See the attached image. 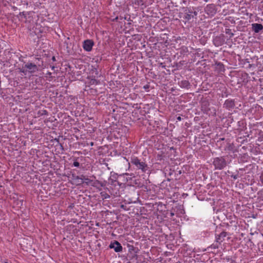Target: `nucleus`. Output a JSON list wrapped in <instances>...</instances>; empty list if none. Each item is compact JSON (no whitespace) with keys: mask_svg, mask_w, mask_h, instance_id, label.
I'll return each instance as SVG.
<instances>
[{"mask_svg":"<svg viewBox=\"0 0 263 263\" xmlns=\"http://www.w3.org/2000/svg\"><path fill=\"white\" fill-rule=\"evenodd\" d=\"M69 122V124L71 125V126L72 125H75L76 124L77 121L74 119H72L69 115L67 116V126L68 125Z\"/></svg>","mask_w":263,"mask_h":263,"instance_id":"nucleus-23","label":"nucleus"},{"mask_svg":"<svg viewBox=\"0 0 263 263\" xmlns=\"http://www.w3.org/2000/svg\"><path fill=\"white\" fill-rule=\"evenodd\" d=\"M135 3L138 5L142 6L145 5V2L144 0H137Z\"/></svg>","mask_w":263,"mask_h":263,"instance_id":"nucleus-28","label":"nucleus"},{"mask_svg":"<svg viewBox=\"0 0 263 263\" xmlns=\"http://www.w3.org/2000/svg\"><path fill=\"white\" fill-rule=\"evenodd\" d=\"M84 183L83 178L82 175L81 177H78L76 179L71 180V184L73 185H78Z\"/></svg>","mask_w":263,"mask_h":263,"instance_id":"nucleus-16","label":"nucleus"},{"mask_svg":"<svg viewBox=\"0 0 263 263\" xmlns=\"http://www.w3.org/2000/svg\"><path fill=\"white\" fill-rule=\"evenodd\" d=\"M78 102L77 98L72 96H67V105H68V108L67 110H70V113L72 114V110L76 106V104Z\"/></svg>","mask_w":263,"mask_h":263,"instance_id":"nucleus-5","label":"nucleus"},{"mask_svg":"<svg viewBox=\"0 0 263 263\" xmlns=\"http://www.w3.org/2000/svg\"><path fill=\"white\" fill-rule=\"evenodd\" d=\"M225 32L226 34H228L230 35V37H233L234 35V33L232 32L230 29H226Z\"/></svg>","mask_w":263,"mask_h":263,"instance_id":"nucleus-27","label":"nucleus"},{"mask_svg":"<svg viewBox=\"0 0 263 263\" xmlns=\"http://www.w3.org/2000/svg\"><path fill=\"white\" fill-rule=\"evenodd\" d=\"M67 216H69L68 217H67V222H73L74 223L76 222V217H77L78 214H77L76 211L74 210H68V212H67Z\"/></svg>","mask_w":263,"mask_h":263,"instance_id":"nucleus-7","label":"nucleus"},{"mask_svg":"<svg viewBox=\"0 0 263 263\" xmlns=\"http://www.w3.org/2000/svg\"><path fill=\"white\" fill-rule=\"evenodd\" d=\"M218 242H216V243H213L211 246L210 248L211 249H216L218 248V245L217 244Z\"/></svg>","mask_w":263,"mask_h":263,"instance_id":"nucleus-30","label":"nucleus"},{"mask_svg":"<svg viewBox=\"0 0 263 263\" xmlns=\"http://www.w3.org/2000/svg\"><path fill=\"white\" fill-rule=\"evenodd\" d=\"M260 181L261 184H263V172L261 174V175L260 176Z\"/></svg>","mask_w":263,"mask_h":263,"instance_id":"nucleus-35","label":"nucleus"},{"mask_svg":"<svg viewBox=\"0 0 263 263\" xmlns=\"http://www.w3.org/2000/svg\"><path fill=\"white\" fill-rule=\"evenodd\" d=\"M252 29L255 33H259L263 29V26L261 24L254 23L252 24Z\"/></svg>","mask_w":263,"mask_h":263,"instance_id":"nucleus-15","label":"nucleus"},{"mask_svg":"<svg viewBox=\"0 0 263 263\" xmlns=\"http://www.w3.org/2000/svg\"><path fill=\"white\" fill-rule=\"evenodd\" d=\"M46 74H48V75H49V77H50V76H51V72H47V73H46Z\"/></svg>","mask_w":263,"mask_h":263,"instance_id":"nucleus-39","label":"nucleus"},{"mask_svg":"<svg viewBox=\"0 0 263 263\" xmlns=\"http://www.w3.org/2000/svg\"><path fill=\"white\" fill-rule=\"evenodd\" d=\"M24 67L27 69V71L30 73H34L37 70V66L32 63H28L24 65Z\"/></svg>","mask_w":263,"mask_h":263,"instance_id":"nucleus-13","label":"nucleus"},{"mask_svg":"<svg viewBox=\"0 0 263 263\" xmlns=\"http://www.w3.org/2000/svg\"><path fill=\"white\" fill-rule=\"evenodd\" d=\"M235 148V146L233 143H228L227 146L224 148V151L233 152Z\"/></svg>","mask_w":263,"mask_h":263,"instance_id":"nucleus-22","label":"nucleus"},{"mask_svg":"<svg viewBox=\"0 0 263 263\" xmlns=\"http://www.w3.org/2000/svg\"><path fill=\"white\" fill-rule=\"evenodd\" d=\"M66 230L67 232H69V234H74L78 232L77 229L76 227L72 224L67 225Z\"/></svg>","mask_w":263,"mask_h":263,"instance_id":"nucleus-18","label":"nucleus"},{"mask_svg":"<svg viewBox=\"0 0 263 263\" xmlns=\"http://www.w3.org/2000/svg\"><path fill=\"white\" fill-rule=\"evenodd\" d=\"M252 66L251 64H249V67H251Z\"/></svg>","mask_w":263,"mask_h":263,"instance_id":"nucleus-48","label":"nucleus"},{"mask_svg":"<svg viewBox=\"0 0 263 263\" xmlns=\"http://www.w3.org/2000/svg\"><path fill=\"white\" fill-rule=\"evenodd\" d=\"M216 69L219 73L224 72L225 70L223 64L221 63L216 64Z\"/></svg>","mask_w":263,"mask_h":263,"instance_id":"nucleus-21","label":"nucleus"},{"mask_svg":"<svg viewBox=\"0 0 263 263\" xmlns=\"http://www.w3.org/2000/svg\"><path fill=\"white\" fill-rule=\"evenodd\" d=\"M179 85L181 88H189L190 86V83L187 80H182L179 82Z\"/></svg>","mask_w":263,"mask_h":263,"instance_id":"nucleus-20","label":"nucleus"},{"mask_svg":"<svg viewBox=\"0 0 263 263\" xmlns=\"http://www.w3.org/2000/svg\"><path fill=\"white\" fill-rule=\"evenodd\" d=\"M130 163L134 165L137 169L141 170L142 173H146L147 171H149V167L147 164L137 157H132Z\"/></svg>","mask_w":263,"mask_h":263,"instance_id":"nucleus-2","label":"nucleus"},{"mask_svg":"<svg viewBox=\"0 0 263 263\" xmlns=\"http://www.w3.org/2000/svg\"><path fill=\"white\" fill-rule=\"evenodd\" d=\"M118 18H119L118 16H117V17H116L115 18H114L112 21H113L117 22V21H118Z\"/></svg>","mask_w":263,"mask_h":263,"instance_id":"nucleus-36","label":"nucleus"},{"mask_svg":"<svg viewBox=\"0 0 263 263\" xmlns=\"http://www.w3.org/2000/svg\"><path fill=\"white\" fill-rule=\"evenodd\" d=\"M120 208L123 209L125 211L128 210V209L127 208V206L126 205H124V204H121L120 205Z\"/></svg>","mask_w":263,"mask_h":263,"instance_id":"nucleus-32","label":"nucleus"},{"mask_svg":"<svg viewBox=\"0 0 263 263\" xmlns=\"http://www.w3.org/2000/svg\"><path fill=\"white\" fill-rule=\"evenodd\" d=\"M52 60H55V57H52Z\"/></svg>","mask_w":263,"mask_h":263,"instance_id":"nucleus-47","label":"nucleus"},{"mask_svg":"<svg viewBox=\"0 0 263 263\" xmlns=\"http://www.w3.org/2000/svg\"><path fill=\"white\" fill-rule=\"evenodd\" d=\"M118 175L117 173L111 172L110 173V176L109 178V182L112 185L116 186L117 184L119 185V182L117 181Z\"/></svg>","mask_w":263,"mask_h":263,"instance_id":"nucleus-10","label":"nucleus"},{"mask_svg":"<svg viewBox=\"0 0 263 263\" xmlns=\"http://www.w3.org/2000/svg\"><path fill=\"white\" fill-rule=\"evenodd\" d=\"M82 177L83 178L84 183H86L87 185H88L92 181L90 179L88 178H86L85 176L82 175Z\"/></svg>","mask_w":263,"mask_h":263,"instance_id":"nucleus-24","label":"nucleus"},{"mask_svg":"<svg viewBox=\"0 0 263 263\" xmlns=\"http://www.w3.org/2000/svg\"><path fill=\"white\" fill-rule=\"evenodd\" d=\"M110 249H113L116 252H121L122 251L123 247L117 240H114L113 242H111L109 246Z\"/></svg>","mask_w":263,"mask_h":263,"instance_id":"nucleus-8","label":"nucleus"},{"mask_svg":"<svg viewBox=\"0 0 263 263\" xmlns=\"http://www.w3.org/2000/svg\"><path fill=\"white\" fill-rule=\"evenodd\" d=\"M231 178H232L233 179L236 180L238 178V175L237 174L236 175H232L231 176Z\"/></svg>","mask_w":263,"mask_h":263,"instance_id":"nucleus-33","label":"nucleus"},{"mask_svg":"<svg viewBox=\"0 0 263 263\" xmlns=\"http://www.w3.org/2000/svg\"><path fill=\"white\" fill-rule=\"evenodd\" d=\"M76 69V66H71L67 64V72H68V74L69 75L68 79L70 81H73L76 79L74 72V70Z\"/></svg>","mask_w":263,"mask_h":263,"instance_id":"nucleus-6","label":"nucleus"},{"mask_svg":"<svg viewBox=\"0 0 263 263\" xmlns=\"http://www.w3.org/2000/svg\"><path fill=\"white\" fill-rule=\"evenodd\" d=\"M148 87H149V86H148V85H146V86H144V88L145 89L148 88Z\"/></svg>","mask_w":263,"mask_h":263,"instance_id":"nucleus-42","label":"nucleus"},{"mask_svg":"<svg viewBox=\"0 0 263 263\" xmlns=\"http://www.w3.org/2000/svg\"><path fill=\"white\" fill-rule=\"evenodd\" d=\"M72 127H71L70 129H67V130H72Z\"/></svg>","mask_w":263,"mask_h":263,"instance_id":"nucleus-44","label":"nucleus"},{"mask_svg":"<svg viewBox=\"0 0 263 263\" xmlns=\"http://www.w3.org/2000/svg\"><path fill=\"white\" fill-rule=\"evenodd\" d=\"M235 106V101L233 99H227L223 104V107L229 110H231Z\"/></svg>","mask_w":263,"mask_h":263,"instance_id":"nucleus-11","label":"nucleus"},{"mask_svg":"<svg viewBox=\"0 0 263 263\" xmlns=\"http://www.w3.org/2000/svg\"><path fill=\"white\" fill-rule=\"evenodd\" d=\"M181 119H182V118H181V117H180V116H179V117H178L177 118V120L178 121H181Z\"/></svg>","mask_w":263,"mask_h":263,"instance_id":"nucleus-38","label":"nucleus"},{"mask_svg":"<svg viewBox=\"0 0 263 263\" xmlns=\"http://www.w3.org/2000/svg\"><path fill=\"white\" fill-rule=\"evenodd\" d=\"M213 44L216 47H219L222 45L224 42V39L223 35L216 36L213 39Z\"/></svg>","mask_w":263,"mask_h":263,"instance_id":"nucleus-12","label":"nucleus"},{"mask_svg":"<svg viewBox=\"0 0 263 263\" xmlns=\"http://www.w3.org/2000/svg\"><path fill=\"white\" fill-rule=\"evenodd\" d=\"M128 251L130 253H132V252H134L136 253H137V251H136V248L133 246L128 245Z\"/></svg>","mask_w":263,"mask_h":263,"instance_id":"nucleus-25","label":"nucleus"},{"mask_svg":"<svg viewBox=\"0 0 263 263\" xmlns=\"http://www.w3.org/2000/svg\"><path fill=\"white\" fill-rule=\"evenodd\" d=\"M213 164L215 167V170H221L223 169L227 165L226 157L221 156L214 158Z\"/></svg>","mask_w":263,"mask_h":263,"instance_id":"nucleus-4","label":"nucleus"},{"mask_svg":"<svg viewBox=\"0 0 263 263\" xmlns=\"http://www.w3.org/2000/svg\"><path fill=\"white\" fill-rule=\"evenodd\" d=\"M224 140V138H220V139H219V140H220V141H223V140Z\"/></svg>","mask_w":263,"mask_h":263,"instance_id":"nucleus-43","label":"nucleus"},{"mask_svg":"<svg viewBox=\"0 0 263 263\" xmlns=\"http://www.w3.org/2000/svg\"><path fill=\"white\" fill-rule=\"evenodd\" d=\"M205 11L208 14L214 15L216 13L214 5L213 4L208 5L205 8Z\"/></svg>","mask_w":263,"mask_h":263,"instance_id":"nucleus-14","label":"nucleus"},{"mask_svg":"<svg viewBox=\"0 0 263 263\" xmlns=\"http://www.w3.org/2000/svg\"><path fill=\"white\" fill-rule=\"evenodd\" d=\"M246 170L245 168H241L239 169V171H245Z\"/></svg>","mask_w":263,"mask_h":263,"instance_id":"nucleus-37","label":"nucleus"},{"mask_svg":"<svg viewBox=\"0 0 263 263\" xmlns=\"http://www.w3.org/2000/svg\"><path fill=\"white\" fill-rule=\"evenodd\" d=\"M182 12H180L178 16L182 18L183 22L185 24L187 23H191L193 21L194 18L197 15V12L192 7H182Z\"/></svg>","mask_w":263,"mask_h":263,"instance_id":"nucleus-1","label":"nucleus"},{"mask_svg":"<svg viewBox=\"0 0 263 263\" xmlns=\"http://www.w3.org/2000/svg\"><path fill=\"white\" fill-rule=\"evenodd\" d=\"M73 207H74V204L73 203H71L67 208V212H68V210H73Z\"/></svg>","mask_w":263,"mask_h":263,"instance_id":"nucleus-31","label":"nucleus"},{"mask_svg":"<svg viewBox=\"0 0 263 263\" xmlns=\"http://www.w3.org/2000/svg\"><path fill=\"white\" fill-rule=\"evenodd\" d=\"M73 155L71 156V154H67V156H70V158H68V160H67V170L70 169L72 167H79L80 163L78 161V157L75 156L76 154L78 155H79V152H73Z\"/></svg>","mask_w":263,"mask_h":263,"instance_id":"nucleus-3","label":"nucleus"},{"mask_svg":"<svg viewBox=\"0 0 263 263\" xmlns=\"http://www.w3.org/2000/svg\"><path fill=\"white\" fill-rule=\"evenodd\" d=\"M73 129L74 130H76V129H77V128H76V127H73Z\"/></svg>","mask_w":263,"mask_h":263,"instance_id":"nucleus-46","label":"nucleus"},{"mask_svg":"<svg viewBox=\"0 0 263 263\" xmlns=\"http://www.w3.org/2000/svg\"><path fill=\"white\" fill-rule=\"evenodd\" d=\"M227 233L226 232H222L219 235L216 237V242L220 244L224 239V238L227 236Z\"/></svg>","mask_w":263,"mask_h":263,"instance_id":"nucleus-17","label":"nucleus"},{"mask_svg":"<svg viewBox=\"0 0 263 263\" xmlns=\"http://www.w3.org/2000/svg\"><path fill=\"white\" fill-rule=\"evenodd\" d=\"M91 83L92 84H97L98 83L97 80H96V79H92L91 80Z\"/></svg>","mask_w":263,"mask_h":263,"instance_id":"nucleus-34","label":"nucleus"},{"mask_svg":"<svg viewBox=\"0 0 263 263\" xmlns=\"http://www.w3.org/2000/svg\"><path fill=\"white\" fill-rule=\"evenodd\" d=\"M94 45V42L92 40H86L83 43V48L86 51H90Z\"/></svg>","mask_w":263,"mask_h":263,"instance_id":"nucleus-9","label":"nucleus"},{"mask_svg":"<svg viewBox=\"0 0 263 263\" xmlns=\"http://www.w3.org/2000/svg\"><path fill=\"white\" fill-rule=\"evenodd\" d=\"M98 182L101 184V186H104V184L103 183L100 182L99 181H98Z\"/></svg>","mask_w":263,"mask_h":263,"instance_id":"nucleus-41","label":"nucleus"},{"mask_svg":"<svg viewBox=\"0 0 263 263\" xmlns=\"http://www.w3.org/2000/svg\"><path fill=\"white\" fill-rule=\"evenodd\" d=\"M101 195L103 199H108L110 198V196L105 192H101Z\"/></svg>","mask_w":263,"mask_h":263,"instance_id":"nucleus-26","label":"nucleus"},{"mask_svg":"<svg viewBox=\"0 0 263 263\" xmlns=\"http://www.w3.org/2000/svg\"><path fill=\"white\" fill-rule=\"evenodd\" d=\"M20 72L23 73L25 75H26L28 72L27 69L24 67V66H23L22 68L20 69Z\"/></svg>","mask_w":263,"mask_h":263,"instance_id":"nucleus-29","label":"nucleus"},{"mask_svg":"<svg viewBox=\"0 0 263 263\" xmlns=\"http://www.w3.org/2000/svg\"><path fill=\"white\" fill-rule=\"evenodd\" d=\"M174 213H171V216H174Z\"/></svg>","mask_w":263,"mask_h":263,"instance_id":"nucleus-45","label":"nucleus"},{"mask_svg":"<svg viewBox=\"0 0 263 263\" xmlns=\"http://www.w3.org/2000/svg\"><path fill=\"white\" fill-rule=\"evenodd\" d=\"M69 172L70 173H69V172L67 171V178L68 179V182L67 183V184H71V180L76 179L78 177V176H76L75 174H72L71 171H70ZM67 185H68V184H67Z\"/></svg>","mask_w":263,"mask_h":263,"instance_id":"nucleus-19","label":"nucleus"},{"mask_svg":"<svg viewBox=\"0 0 263 263\" xmlns=\"http://www.w3.org/2000/svg\"><path fill=\"white\" fill-rule=\"evenodd\" d=\"M248 157V156L247 155L245 154V155H244V156H243V158L244 159H245L246 157Z\"/></svg>","mask_w":263,"mask_h":263,"instance_id":"nucleus-40","label":"nucleus"}]
</instances>
